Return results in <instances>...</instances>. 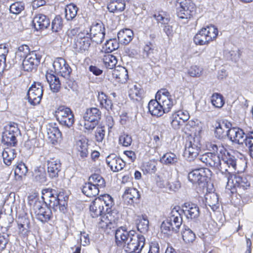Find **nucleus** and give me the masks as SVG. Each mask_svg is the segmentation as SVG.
Segmentation results:
<instances>
[{
  "label": "nucleus",
  "mask_w": 253,
  "mask_h": 253,
  "mask_svg": "<svg viewBox=\"0 0 253 253\" xmlns=\"http://www.w3.org/2000/svg\"><path fill=\"white\" fill-rule=\"evenodd\" d=\"M116 243L118 246H124L127 253H140L145 244V238L134 230L127 231L122 228L115 233Z\"/></svg>",
  "instance_id": "f257e3e1"
},
{
  "label": "nucleus",
  "mask_w": 253,
  "mask_h": 253,
  "mask_svg": "<svg viewBox=\"0 0 253 253\" xmlns=\"http://www.w3.org/2000/svg\"><path fill=\"white\" fill-rule=\"evenodd\" d=\"M207 147L210 151L216 153L218 154H221V157H222L223 159L231 173L234 172L236 170V158L234 156L227 153V150L222 144L211 142L207 144Z\"/></svg>",
  "instance_id": "20e7f679"
},
{
  "label": "nucleus",
  "mask_w": 253,
  "mask_h": 253,
  "mask_svg": "<svg viewBox=\"0 0 253 253\" xmlns=\"http://www.w3.org/2000/svg\"><path fill=\"white\" fill-rule=\"evenodd\" d=\"M46 79L48 83L51 90L53 92H58L61 88V83L58 77L53 74H47Z\"/></svg>",
  "instance_id": "2f4dec72"
},
{
  "label": "nucleus",
  "mask_w": 253,
  "mask_h": 253,
  "mask_svg": "<svg viewBox=\"0 0 253 253\" xmlns=\"http://www.w3.org/2000/svg\"><path fill=\"white\" fill-rule=\"evenodd\" d=\"M171 125L172 127L175 129H178L180 128V126L182 125L184 123L178 118L176 115L173 114L171 116Z\"/></svg>",
  "instance_id": "338daca9"
},
{
  "label": "nucleus",
  "mask_w": 253,
  "mask_h": 253,
  "mask_svg": "<svg viewBox=\"0 0 253 253\" xmlns=\"http://www.w3.org/2000/svg\"><path fill=\"white\" fill-rule=\"evenodd\" d=\"M105 135L104 126H99L97 127L95 131V139L98 142H101L103 140Z\"/></svg>",
  "instance_id": "052dcab7"
},
{
  "label": "nucleus",
  "mask_w": 253,
  "mask_h": 253,
  "mask_svg": "<svg viewBox=\"0 0 253 253\" xmlns=\"http://www.w3.org/2000/svg\"><path fill=\"white\" fill-rule=\"evenodd\" d=\"M17 224L18 226V234L20 236L23 238L27 237L29 232L30 220L25 214L22 216H19L18 220L17 221Z\"/></svg>",
  "instance_id": "b1692460"
},
{
  "label": "nucleus",
  "mask_w": 253,
  "mask_h": 253,
  "mask_svg": "<svg viewBox=\"0 0 253 253\" xmlns=\"http://www.w3.org/2000/svg\"><path fill=\"white\" fill-rule=\"evenodd\" d=\"M177 158L175 154L172 153H167L163 155L161 161L166 165L174 164L177 162Z\"/></svg>",
  "instance_id": "5fc2aeb1"
},
{
  "label": "nucleus",
  "mask_w": 253,
  "mask_h": 253,
  "mask_svg": "<svg viewBox=\"0 0 253 253\" xmlns=\"http://www.w3.org/2000/svg\"><path fill=\"white\" fill-rule=\"evenodd\" d=\"M143 90L136 85H132L130 86L128 91L129 97L135 100H139L141 98Z\"/></svg>",
  "instance_id": "a19ab883"
},
{
  "label": "nucleus",
  "mask_w": 253,
  "mask_h": 253,
  "mask_svg": "<svg viewBox=\"0 0 253 253\" xmlns=\"http://www.w3.org/2000/svg\"><path fill=\"white\" fill-rule=\"evenodd\" d=\"M153 17L158 23L162 25L168 24L169 21V18L164 12L156 13L153 15Z\"/></svg>",
  "instance_id": "13d9d810"
},
{
  "label": "nucleus",
  "mask_w": 253,
  "mask_h": 253,
  "mask_svg": "<svg viewBox=\"0 0 253 253\" xmlns=\"http://www.w3.org/2000/svg\"><path fill=\"white\" fill-rule=\"evenodd\" d=\"M78 10V7L73 3L67 5L65 8V17L66 19L67 20L73 19L76 16Z\"/></svg>",
  "instance_id": "c03bdc74"
},
{
  "label": "nucleus",
  "mask_w": 253,
  "mask_h": 253,
  "mask_svg": "<svg viewBox=\"0 0 253 253\" xmlns=\"http://www.w3.org/2000/svg\"><path fill=\"white\" fill-rule=\"evenodd\" d=\"M103 63L107 68L112 69L115 67L117 60L115 56L108 54L104 56Z\"/></svg>",
  "instance_id": "8fccbe9b"
},
{
  "label": "nucleus",
  "mask_w": 253,
  "mask_h": 253,
  "mask_svg": "<svg viewBox=\"0 0 253 253\" xmlns=\"http://www.w3.org/2000/svg\"><path fill=\"white\" fill-rule=\"evenodd\" d=\"M105 31V27L102 23L93 24L90 28L91 41L97 44L101 43L104 39Z\"/></svg>",
  "instance_id": "dca6fc26"
},
{
  "label": "nucleus",
  "mask_w": 253,
  "mask_h": 253,
  "mask_svg": "<svg viewBox=\"0 0 253 253\" xmlns=\"http://www.w3.org/2000/svg\"><path fill=\"white\" fill-rule=\"evenodd\" d=\"M33 210L36 217L40 221L45 223L49 221L52 217L51 210L44 203L35 199Z\"/></svg>",
  "instance_id": "6e6552de"
},
{
  "label": "nucleus",
  "mask_w": 253,
  "mask_h": 253,
  "mask_svg": "<svg viewBox=\"0 0 253 253\" xmlns=\"http://www.w3.org/2000/svg\"><path fill=\"white\" fill-rule=\"evenodd\" d=\"M47 134L52 144H55L61 138L62 134L57 127L52 126L47 128Z\"/></svg>",
  "instance_id": "72a5a7b5"
},
{
  "label": "nucleus",
  "mask_w": 253,
  "mask_h": 253,
  "mask_svg": "<svg viewBox=\"0 0 253 253\" xmlns=\"http://www.w3.org/2000/svg\"><path fill=\"white\" fill-rule=\"evenodd\" d=\"M59 123L63 126L70 127L74 123V116L71 110L64 106L59 107L55 112Z\"/></svg>",
  "instance_id": "1a4fd4ad"
},
{
  "label": "nucleus",
  "mask_w": 253,
  "mask_h": 253,
  "mask_svg": "<svg viewBox=\"0 0 253 253\" xmlns=\"http://www.w3.org/2000/svg\"><path fill=\"white\" fill-rule=\"evenodd\" d=\"M144 56L150 57L154 52V46L151 42H148L144 47Z\"/></svg>",
  "instance_id": "774afa93"
},
{
  "label": "nucleus",
  "mask_w": 253,
  "mask_h": 253,
  "mask_svg": "<svg viewBox=\"0 0 253 253\" xmlns=\"http://www.w3.org/2000/svg\"><path fill=\"white\" fill-rule=\"evenodd\" d=\"M179 4L180 7L177 11V15L179 19L187 20L195 14L196 7L191 0H180Z\"/></svg>",
  "instance_id": "0eeeda50"
},
{
  "label": "nucleus",
  "mask_w": 253,
  "mask_h": 253,
  "mask_svg": "<svg viewBox=\"0 0 253 253\" xmlns=\"http://www.w3.org/2000/svg\"><path fill=\"white\" fill-rule=\"evenodd\" d=\"M30 48L26 44H22L18 47L17 49V56H18L20 58V60L22 58H26L27 56L30 53Z\"/></svg>",
  "instance_id": "4d7b16f0"
},
{
  "label": "nucleus",
  "mask_w": 253,
  "mask_h": 253,
  "mask_svg": "<svg viewBox=\"0 0 253 253\" xmlns=\"http://www.w3.org/2000/svg\"><path fill=\"white\" fill-rule=\"evenodd\" d=\"M96 199H99L100 202L101 203V206L104 207V205L108 208V211H110L111 208L114 205V201L112 197L108 194H105L102 196L101 197L96 198Z\"/></svg>",
  "instance_id": "864d4df0"
},
{
  "label": "nucleus",
  "mask_w": 253,
  "mask_h": 253,
  "mask_svg": "<svg viewBox=\"0 0 253 253\" xmlns=\"http://www.w3.org/2000/svg\"><path fill=\"white\" fill-rule=\"evenodd\" d=\"M218 35V30L214 26H207L201 29L194 36V42L197 45L208 44L214 40Z\"/></svg>",
  "instance_id": "39448f33"
},
{
  "label": "nucleus",
  "mask_w": 253,
  "mask_h": 253,
  "mask_svg": "<svg viewBox=\"0 0 253 253\" xmlns=\"http://www.w3.org/2000/svg\"><path fill=\"white\" fill-rule=\"evenodd\" d=\"M231 124L227 121H216L214 124V135L218 139H222L226 136L228 137V132L231 129Z\"/></svg>",
  "instance_id": "a211bd4d"
},
{
  "label": "nucleus",
  "mask_w": 253,
  "mask_h": 253,
  "mask_svg": "<svg viewBox=\"0 0 253 253\" xmlns=\"http://www.w3.org/2000/svg\"><path fill=\"white\" fill-rule=\"evenodd\" d=\"M89 210L90 215L93 218L101 216L105 213L104 207L101 206V203L99 199H95L91 202L89 206Z\"/></svg>",
  "instance_id": "c85d7f7f"
},
{
  "label": "nucleus",
  "mask_w": 253,
  "mask_h": 253,
  "mask_svg": "<svg viewBox=\"0 0 253 253\" xmlns=\"http://www.w3.org/2000/svg\"><path fill=\"white\" fill-rule=\"evenodd\" d=\"M56 190L52 189H44L42 190V199L44 201V203L48 200L51 197L54 195H56Z\"/></svg>",
  "instance_id": "0e129e2a"
},
{
  "label": "nucleus",
  "mask_w": 253,
  "mask_h": 253,
  "mask_svg": "<svg viewBox=\"0 0 253 253\" xmlns=\"http://www.w3.org/2000/svg\"><path fill=\"white\" fill-rule=\"evenodd\" d=\"M63 19L57 15L51 22V30L53 32H58L62 30L63 27Z\"/></svg>",
  "instance_id": "603ef678"
},
{
  "label": "nucleus",
  "mask_w": 253,
  "mask_h": 253,
  "mask_svg": "<svg viewBox=\"0 0 253 253\" xmlns=\"http://www.w3.org/2000/svg\"><path fill=\"white\" fill-rule=\"evenodd\" d=\"M88 182L98 188H103L105 186V182L104 178L98 174H92L88 179Z\"/></svg>",
  "instance_id": "37998d69"
},
{
  "label": "nucleus",
  "mask_w": 253,
  "mask_h": 253,
  "mask_svg": "<svg viewBox=\"0 0 253 253\" xmlns=\"http://www.w3.org/2000/svg\"><path fill=\"white\" fill-rule=\"evenodd\" d=\"M101 113L100 110L95 107L87 109L84 115V121H88L98 124L101 118Z\"/></svg>",
  "instance_id": "bb28decb"
},
{
  "label": "nucleus",
  "mask_w": 253,
  "mask_h": 253,
  "mask_svg": "<svg viewBox=\"0 0 253 253\" xmlns=\"http://www.w3.org/2000/svg\"><path fill=\"white\" fill-rule=\"evenodd\" d=\"M211 152L200 156L199 159L207 166L216 168L219 162L221 154Z\"/></svg>",
  "instance_id": "412c9836"
},
{
  "label": "nucleus",
  "mask_w": 253,
  "mask_h": 253,
  "mask_svg": "<svg viewBox=\"0 0 253 253\" xmlns=\"http://www.w3.org/2000/svg\"><path fill=\"white\" fill-rule=\"evenodd\" d=\"M90 42V38H84L83 40L74 39L73 47L76 52L83 53L88 49Z\"/></svg>",
  "instance_id": "cd10ccee"
},
{
  "label": "nucleus",
  "mask_w": 253,
  "mask_h": 253,
  "mask_svg": "<svg viewBox=\"0 0 253 253\" xmlns=\"http://www.w3.org/2000/svg\"><path fill=\"white\" fill-rule=\"evenodd\" d=\"M106 161L111 169L114 172H118L123 169L126 165L125 162L122 159L114 154L109 155L106 158Z\"/></svg>",
  "instance_id": "4be33fe9"
},
{
  "label": "nucleus",
  "mask_w": 253,
  "mask_h": 253,
  "mask_svg": "<svg viewBox=\"0 0 253 253\" xmlns=\"http://www.w3.org/2000/svg\"><path fill=\"white\" fill-rule=\"evenodd\" d=\"M126 7V3L123 0H113L108 4L107 8L110 12H122Z\"/></svg>",
  "instance_id": "c9c22d12"
},
{
  "label": "nucleus",
  "mask_w": 253,
  "mask_h": 253,
  "mask_svg": "<svg viewBox=\"0 0 253 253\" xmlns=\"http://www.w3.org/2000/svg\"><path fill=\"white\" fill-rule=\"evenodd\" d=\"M66 64V61L62 58H56L53 63V66L55 72L58 73Z\"/></svg>",
  "instance_id": "e2e57ef3"
},
{
  "label": "nucleus",
  "mask_w": 253,
  "mask_h": 253,
  "mask_svg": "<svg viewBox=\"0 0 253 253\" xmlns=\"http://www.w3.org/2000/svg\"><path fill=\"white\" fill-rule=\"evenodd\" d=\"M99 189L98 187H96L88 182L83 186L82 192L87 197H94L98 194Z\"/></svg>",
  "instance_id": "e433bc0d"
},
{
  "label": "nucleus",
  "mask_w": 253,
  "mask_h": 253,
  "mask_svg": "<svg viewBox=\"0 0 253 253\" xmlns=\"http://www.w3.org/2000/svg\"><path fill=\"white\" fill-rule=\"evenodd\" d=\"M112 75L118 82L125 83L128 79V73L127 70L124 67L118 66L113 71Z\"/></svg>",
  "instance_id": "473e14b6"
},
{
  "label": "nucleus",
  "mask_w": 253,
  "mask_h": 253,
  "mask_svg": "<svg viewBox=\"0 0 253 253\" xmlns=\"http://www.w3.org/2000/svg\"><path fill=\"white\" fill-rule=\"evenodd\" d=\"M232 183L235 187H238L243 190L247 189L250 186V182L245 176L234 175L228 177L227 184Z\"/></svg>",
  "instance_id": "aec40b11"
},
{
  "label": "nucleus",
  "mask_w": 253,
  "mask_h": 253,
  "mask_svg": "<svg viewBox=\"0 0 253 253\" xmlns=\"http://www.w3.org/2000/svg\"><path fill=\"white\" fill-rule=\"evenodd\" d=\"M119 142L123 146L128 147L132 143L131 137L128 134H124L120 136Z\"/></svg>",
  "instance_id": "69168bd1"
},
{
  "label": "nucleus",
  "mask_w": 253,
  "mask_h": 253,
  "mask_svg": "<svg viewBox=\"0 0 253 253\" xmlns=\"http://www.w3.org/2000/svg\"><path fill=\"white\" fill-rule=\"evenodd\" d=\"M44 204L46 206L47 205H49V206L50 207H52L53 209L55 211L58 210V206H59V202H58L57 199V192H56V195H53Z\"/></svg>",
  "instance_id": "680f3d73"
},
{
  "label": "nucleus",
  "mask_w": 253,
  "mask_h": 253,
  "mask_svg": "<svg viewBox=\"0 0 253 253\" xmlns=\"http://www.w3.org/2000/svg\"><path fill=\"white\" fill-rule=\"evenodd\" d=\"M182 223V218L179 211V206L175 207L171 210L168 218L162 222L161 229L164 234L176 233L178 231Z\"/></svg>",
  "instance_id": "7ed1b4c3"
},
{
  "label": "nucleus",
  "mask_w": 253,
  "mask_h": 253,
  "mask_svg": "<svg viewBox=\"0 0 253 253\" xmlns=\"http://www.w3.org/2000/svg\"><path fill=\"white\" fill-rule=\"evenodd\" d=\"M75 150L77 156L80 160H85L89 154L88 140L82 137L76 141Z\"/></svg>",
  "instance_id": "f3484780"
},
{
  "label": "nucleus",
  "mask_w": 253,
  "mask_h": 253,
  "mask_svg": "<svg viewBox=\"0 0 253 253\" xmlns=\"http://www.w3.org/2000/svg\"><path fill=\"white\" fill-rule=\"evenodd\" d=\"M14 151V149H10L8 148H7L3 150L2 153V156L4 163L7 166L10 165L12 161L15 158V154Z\"/></svg>",
  "instance_id": "79ce46f5"
},
{
  "label": "nucleus",
  "mask_w": 253,
  "mask_h": 253,
  "mask_svg": "<svg viewBox=\"0 0 253 253\" xmlns=\"http://www.w3.org/2000/svg\"><path fill=\"white\" fill-rule=\"evenodd\" d=\"M200 147L199 137L190 135L187 137L185 145L184 157L189 161H193L198 156Z\"/></svg>",
  "instance_id": "423d86ee"
},
{
  "label": "nucleus",
  "mask_w": 253,
  "mask_h": 253,
  "mask_svg": "<svg viewBox=\"0 0 253 253\" xmlns=\"http://www.w3.org/2000/svg\"><path fill=\"white\" fill-rule=\"evenodd\" d=\"M156 98L159 100L166 113L169 112L176 103V100L172 98L169 92L165 88L161 89L157 92Z\"/></svg>",
  "instance_id": "9b49d317"
},
{
  "label": "nucleus",
  "mask_w": 253,
  "mask_h": 253,
  "mask_svg": "<svg viewBox=\"0 0 253 253\" xmlns=\"http://www.w3.org/2000/svg\"><path fill=\"white\" fill-rule=\"evenodd\" d=\"M206 205L209 206L213 211H216L219 206L218 197L215 193H210L206 194Z\"/></svg>",
  "instance_id": "f704fd0d"
},
{
  "label": "nucleus",
  "mask_w": 253,
  "mask_h": 253,
  "mask_svg": "<svg viewBox=\"0 0 253 253\" xmlns=\"http://www.w3.org/2000/svg\"><path fill=\"white\" fill-rule=\"evenodd\" d=\"M149 112L152 116L160 117L166 113L157 98L151 100L148 104Z\"/></svg>",
  "instance_id": "c756f323"
},
{
  "label": "nucleus",
  "mask_w": 253,
  "mask_h": 253,
  "mask_svg": "<svg viewBox=\"0 0 253 253\" xmlns=\"http://www.w3.org/2000/svg\"><path fill=\"white\" fill-rule=\"evenodd\" d=\"M203 71V69L197 65H194L190 67L188 70V74L193 77H200Z\"/></svg>",
  "instance_id": "bf43d9fd"
},
{
  "label": "nucleus",
  "mask_w": 253,
  "mask_h": 253,
  "mask_svg": "<svg viewBox=\"0 0 253 253\" xmlns=\"http://www.w3.org/2000/svg\"><path fill=\"white\" fill-rule=\"evenodd\" d=\"M119 219V214L116 211L106 210V212L102 214L99 221V226L102 228H114Z\"/></svg>",
  "instance_id": "9d476101"
},
{
  "label": "nucleus",
  "mask_w": 253,
  "mask_h": 253,
  "mask_svg": "<svg viewBox=\"0 0 253 253\" xmlns=\"http://www.w3.org/2000/svg\"><path fill=\"white\" fill-rule=\"evenodd\" d=\"M133 32L129 29L120 31L118 34L119 40L124 44H128L132 39Z\"/></svg>",
  "instance_id": "ea45409f"
},
{
  "label": "nucleus",
  "mask_w": 253,
  "mask_h": 253,
  "mask_svg": "<svg viewBox=\"0 0 253 253\" xmlns=\"http://www.w3.org/2000/svg\"><path fill=\"white\" fill-rule=\"evenodd\" d=\"M212 104L216 108H221L224 105V102L223 96L219 93H213L211 96Z\"/></svg>",
  "instance_id": "6e6d98bb"
},
{
  "label": "nucleus",
  "mask_w": 253,
  "mask_h": 253,
  "mask_svg": "<svg viewBox=\"0 0 253 253\" xmlns=\"http://www.w3.org/2000/svg\"><path fill=\"white\" fill-rule=\"evenodd\" d=\"M41 59V56L40 54L32 52L23 60L21 68L25 71H31L37 68L40 62Z\"/></svg>",
  "instance_id": "2eb2a0df"
},
{
  "label": "nucleus",
  "mask_w": 253,
  "mask_h": 253,
  "mask_svg": "<svg viewBox=\"0 0 253 253\" xmlns=\"http://www.w3.org/2000/svg\"><path fill=\"white\" fill-rule=\"evenodd\" d=\"M122 198L125 203L128 205H132L139 202L140 194L136 189L127 187L125 189Z\"/></svg>",
  "instance_id": "6ab92c4d"
},
{
  "label": "nucleus",
  "mask_w": 253,
  "mask_h": 253,
  "mask_svg": "<svg viewBox=\"0 0 253 253\" xmlns=\"http://www.w3.org/2000/svg\"><path fill=\"white\" fill-rule=\"evenodd\" d=\"M98 99L100 106L107 111L112 109L113 104L112 101L108 98V97L103 92H99Z\"/></svg>",
  "instance_id": "58836bf2"
},
{
  "label": "nucleus",
  "mask_w": 253,
  "mask_h": 253,
  "mask_svg": "<svg viewBox=\"0 0 253 253\" xmlns=\"http://www.w3.org/2000/svg\"><path fill=\"white\" fill-rule=\"evenodd\" d=\"M228 137L234 143L239 144L244 143L248 149L250 156L253 158V130L245 134L243 130L239 127H231L228 132Z\"/></svg>",
  "instance_id": "f03ea898"
},
{
  "label": "nucleus",
  "mask_w": 253,
  "mask_h": 253,
  "mask_svg": "<svg viewBox=\"0 0 253 253\" xmlns=\"http://www.w3.org/2000/svg\"><path fill=\"white\" fill-rule=\"evenodd\" d=\"M34 180L40 183H44L46 181L45 171L43 169L37 168L34 170Z\"/></svg>",
  "instance_id": "a18cd8bd"
},
{
  "label": "nucleus",
  "mask_w": 253,
  "mask_h": 253,
  "mask_svg": "<svg viewBox=\"0 0 253 253\" xmlns=\"http://www.w3.org/2000/svg\"><path fill=\"white\" fill-rule=\"evenodd\" d=\"M138 231L142 233H146L149 229V220L145 215L137 216L135 219Z\"/></svg>",
  "instance_id": "7c9ffc66"
},
{
  "label": "nucleus",
  "mask_w": 253,
  "mask_h": 253,
  "mask_svg": "<svg viewBox=\"0 0 253 253\" xmlns=\"http://www.w3.org/2000/svg\"><path fill=\"white\" fill-rule=\"evenodd\" d=\"M43 95V87L40 83H35L28 89L27 96L29 102L33 105L39 104Z\"/></svg>",
  "instance_id": "f8f14e48"
},
{
  "label": "nucleus",
  "mask_w": 253,
  "mask_h": 253,
  "mask_svg": "<svg viewBox=\"0 0 253 253\" xmlns=\"http://www.w3.org/2000/svg\"><path fill=\"white\" fill-rule=\"evenodd\" d=\"M61 169V163L59 160L50 159L47 161V172L50 178L57 177Z\"/></svg>",
  "instance_id": "5701e85b"
},
{
  "label": "nucleus",
  "mask_w": 253,
  "mask_h": 253,
  "mask_svg": "<svg viewBox=\"0 0 253 253\" xmlns=\"http://www.w3.org/2000/svg\"><path fill=\"white\" fill-rule=\"evenodd\" d=\"M28 171V169L26 165L21 163L17 165V181H23L26 178V173Z\"/></svg>",
  "instance_id": "09e8293b"
},
{
  "label": "nucleus",
  "mask_w": 253,
  "mask_h": 253,
  "mask_svg": "<svg viewBox=\"0 0 253 253\" xmlns=\"http://www.w3.org/2000/svg\"><path fill=\"white\" fill-rule=\"evenodd\" d=\"M210 172V171L208 169H196L189 172L188 178L192 183L200 185L207 182Z\"/></svg>",
  "instance_id": "ddd939ff"
},
{
  "label": "nucleus",
  "mask_w": 253,
  "mask_h": 253,
  "mask_svg": "<svg viewBox=\"0 0 253 253\" xmlns=\"http://www.w3.org/2000/svg\"><path fill=\"white\" fill-rule=\"evenodd\" d=\"M68 196L64 192H60L57 193V199L59 202V206H58V210L61 212H65L66 206H67V202L68 200Z\"/></svg>",
  "instance_id": "4c0bfd02"
},
{
  "label": "nucleus",
  "mask_w": 253,
  "mask_h": 253,
  "mask_svg": "<svg viewBox=\"0 0 253 253\" xmlns=\"http://www.w3.org/2000/svg\"><path fill=\"white\" fill-rule=\"evenodd\" d=\"M218 165L215 169H218L221 173L224 174L227 180L228 177L234 175V174H232L231 172L229 170L227 164L224 162L222 157H221V159H220L219 162H218Z\"/></svg>",
  "instance_id": "49530a36"
},
{
  "label": "nucleus",
  "mask_w": 253,
  "mask_h": 253,
  "mask_svg": "<svg viewBox=\"0 0 253 253\" xmlns=\"http://www.w3.org/2000/svg\"><path fill=\"white\" fill-rule=\"evenodd\" d=\"M119 46V43L116 40L110 39L106 42L103 49L105 52L110 53L118 49Z\"/></svg>",
  "instance_id": "de8ad7c7"
},
{
  "label": "nucleus",
  "mask_w": 253,
  "mask_h": 253,
  "mask_svg": "<svg viewBox=\"0 0 253 253\" xmlns=\"http://www.w3.org/2000/svg\"><path fill=\"white\" fill-rule=\"evenodd\" d=\"M181 214L183 213L188 219H196L200 215L199 207L195 204L187 202L182 206V209L179 207Z\"/></svg>",
  "instance_id": "4468645a"
},
{
  "label": "nucleus",
  "mask_w": 253,
  "mask_h": 253,
  "mask_svg": "<svg viewBox=\"0 0 253 253\" xmlns=\"http://www.w3.org/2000/svg\"><path fill=\"white\" fill-rule=\"evenodd\" d=\"M33 24L36 30L46 29L50 25L49 18L45 15L38 14L36 15L33 20Z\"/></svg>",
  "instance_id": "393cba45"
},
{
  "label": "nucleus",
  "mask_w": 253,
  "mask_h": 253,
  "mask_svg": "<svg viewBox=\"0 0 253 253\" xmlns=\"http://www.w3.org/2000/svg\"><path fill=\"white\" fill-rule=\"evenodd\" d=\"M182 238L187 244L193 243L196 238L195 234L189 228H185L182 232Z\"/></svg>",
  "instance_id": "3c124183"
},
{
  "label": "nucleus",
  "mask_w": 253,
  "mask_h": 253,
  "mask_svg": "<svg viewBox=\"0 0 253 253\" xmlns=\"http://www.w3.org/2000/svg\"><path fill=\"white\" fill-rule=\"evenodd\" d=\"M2 141L7 145L14 146L16 144L15 135V127L13 125H10L8 129H6L3 133Z\"/></svg>",
  "instance_id": "a878e982"
}]
</instances>
